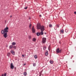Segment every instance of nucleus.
<instances>
[{
    "label": "nucleus",
    "mask_w": 76,
    "mask_h": 76,
    "mask_svg": "<svg viewBox=\"0 0 76 76\" xmlns=\"http://www.w3.org/2000/svg\"><path fill=\"white\" fill-rule=\"evenodd\" d=\"M37 29H40V31H44L45 30L44 26H41L39 24H38L37 25Z\"/></svg>",
    "instance_id": "f257e3e1"
},
{
    "label": "nucleus",
    "mask_w": 76,
    "mask_h": 76,
    "mask_svg": "<svg viewBox=\"0 0 76 76\" xmlns=\"http://www.w3.org/2000/svg\"><path fill=\"white\" fill-rule=\"evenodd\" d=\"M9 29V27H6L4 29V30H2L1 31V33L2 34H4L5 32L7 33L8 32V30Z\"/></svg>",
    "instance_id": "f03ea898"
},
{
    "label": "nucleus",
    "mask_w": 76,
    "mask_h": 76,
    "mask_svg": "<svg viewBox=\"0 0 76 76\" xmlns=\"http://www.w3.org/2000/svg\"><path fill=\"white\" fill-rule=\"evenodd\" d=\"M47 39V38H45V37H43L42 38V42L44 44L45 42H46V40Z\"/></svg>",
    "instance_id": "7ed1b4c3"
},
{
    "label": "nucleus",
    "mask_w": 76,
    "mask_h": 76,
    "mask_svg": "<svg viewBox=\"0 0 76 76\" xmlns=\"http://www.w3.org/2000/svg\"><path fill=\"white\" fill-rule=\"evenodd\" d=\"M10 66V69H13V68H14V67L13 64V63H11Z\"/></svg>",
    "instance_id": "20e7f679"
},
{
    "label": "nucleus",
    "mask_w": 76,
    "mask_h": 76,
    "mask_svg": "<svg viewBox=\"0 0 76 76\" xmlns=\"http://www.w3.org/2000/svg\"><path fill=\"white\" fill-rule=\"evenodd\" d=\"M32 32L33 33H35V29L34 28V26H33L32 28Z\"/></svg>",
    "instance_id": "39448f33"
},
{
    "label": "nucleus",
    "mask_w": 76,
    "mask_h": 76,
    "mask_svg": "<svg viewBox=\"0 0 76 76\" xmlns=\"http://www.w3.org/2000/svg\"><path fill=\"white\" fill-rule=\"evenodd\" d=\"M56 52L57 53H59L61 52V50L59 49V48L57 49V50H56Z\"/></svg>",
    "instance_id": "423d86ee"
},
{
    "label": "nucleus",
    "mask_w": 76,
    "mask_h": 76,
    "mask_svg": "<svg viewBox=\"0 0 76 76\" xmlns=\"http://www.w3.org/2000/svg\"><path fill=\"white\" fill-rule=\"evenodd\" d=\"M7 33L5 32L4 33V37L5 38H7Z\"/></svg>",
    "instance_id": "0eeeda50"
},
{
    "label": "nucleus",
    "mask_w": 76,
    "mask_h": 76,
    "mask_svg": "<svg viewBox=\"0 0 76 76\" xmlns=\"http://www.w3.org/2000/svg\"><path fill=\"white\" fill-rule=\"evenodd\" d=\"M10 52H11L12 54L13 55H15V52L13 50H11Z\"/></svg>",
    "instance_id": "6e6552de"
},
{
    "label": "nucleus",
    "mask_w": 76,
    "mask_h": 76,
    "mask_svg": "<svg viewBox=\"0 0 76 76\" xmlns=\"http://www.w3.org/2000/svg\"><path fill=\"white\" fill-rule=\"evenodd\" d=\"M40 35H44V32H43V31H41L40 32Z\"/></svg>",
    "instance_id": "1a4fd4ad"
},
{
    "label": "nucleus",
    "mask_w": 76,
    "mask_h": 76,
    "mask_svg": "<svg viewBox=\"0 0 76 76\" xmlns=\"http://www.w3.org/2000/svg\"><path fill=\"white\" fill-rule=\"evenodd\" d=\"M48 51H47L46 53H45V55L46 56H48Z\"/></svg>",
    "instance_id": "9d476101"
},
{
    "label": "nucleus",
    "mask_w": 76,
    "mask_h": 76,
    "mask_svg": "<svg viewBox=\"0 0 76 76\" xmlns=\"http://www.w3.org/2000/svg\"><path fill=\"white\" fill-rule=\"evenodd\" d=\"M12 45H16V43L15 42H13L12 43Z\"/></svg>",
    "instance_id": "9b49d317"
},
{
    "label": "nucleus",
    "mask_w": 76,
    "mask_h": 76,
    "mask_svg": "<svg viewBox=\"0 0 76 76\" xmlns=\"http://www.w3.org/2000/svg\"><path fill=\"white\" fill-rule=\"evenodd\" d=\"M32 26V24H30L29 25V29H31V27Z\"/></svg>",
    "instance_id": "f8f14e48"
},
{
    "label": "nucleus",
    "mask_w": 76,
    "mask_h": 76,
    "mask_svg": "<svg viewBox=\"0 0 76 76\" xmlns=\"http://www.w3.org/2000/svg\"><path fill=\"white\" fill-rule=\"evenodd\" d=\"M32 41H33L34 42H35L36 41V39L35 38H33Z\"/></svg>",
    "instance_id": "ddd939ff"
},
{
    "label": "nucleus",
    "mask_w": 76,
    "mask_h": 76,
    "mask_svg": "<svg viewBox=\"0 0 76 76\" xmlns=\"http://www.w3.org/2000/svg\"><path fill=\"white\" fill-rule=\"evenodd\" d=\"M13 48V46H12V45H11L9 46V49H11Z\"/></svg>",
    "instance_id": "4468645a"
},
{
    "label": "nucleus",
    "mask_w": 76,
    "mask_h": 76,
    "mask_svg": "<svg viewBox=\"0 0 76 76\" xmlns=\"http://www.w3.org/2000/svg\"><path fill=\"white\" fill-rule=\"evenodd\" d=\"M10 53H7V56H8V57H9L10 56Z\"/></svg>",
    "instance_id": "2eb2a0df"
},
{
    "label": "nucleus",
    "mask_w": 76,
    "mask_h": 76,
    "mask_svg": "<svg viewBox=\"0 0 76 76\" xmlns=\"http://www.w3.org/2000/svg\"><path fill=\"white\" fill-rule=\"evenodd\" d=\"M37 36H39V35H41L40 34V32H38L37 33Z\"/></svg>",
    "instance_id": "dca6fc26"
},
{
    "label": "nucleus",
    "mask_w": 76,
    "mask_h": 76,
    "mask_svg": "<svg viewBox=\"0 0 76 76\" xmlns=\"http://www.w3.org/2000/svg\"><path fill=\"white\" fill-rule=\"evenodd\" d=\"M49 27L50 28H52V27H53V26L51 24H50L49 25Z\"/></svg>",
    "instance_id": "f3484780"
},
{
    "label": "nucleus",
    "mask_w": 76,
    "mask_h": 76,
    "mask_svg": "<svg viewBox=\"0 0 76 76\" xmlns=\"http://www.w3.org/2000/svg\"><path fill=\"white\" fill-rule=\"evenodd\" d=\"M27 74V73H26V72H25L24 73V76H26V75Z\"/></svg>",
    "instance_id": "a211bd4d"
},
{
    "label": "nucleus",
    "mask_w": 76,
    "mask_h": 76,
    "mask_svg": "<svg viewBox=\"0 0 76 76\" xmlns=\"http://www.w3.org/2000/svg\"><path fill=\"white\" fill-rule=\"evenodd\" d=\"M34 57L35 58H36V59L37 58V55H35L34 56Z\"/></svg>",
    "instance_id": "6ab92c4d"
},
{
    "label": "nucleus",
    "mask_w": 76,
    "mask_h": 76,
    "mask_svg": "<svg viewBox=\"0 0 76 76\" xmlns=\"http://www.w3.org/2000/svg\"><path fill=\"white\" fill-rule=\"evenodd\" d=\"M33 66H34V67L36 66V63H34L33 64Z\"/></svg>",
    "instance_id": "aec40b11"
},
{
    "label": "nucleus",
    "mask_w": 76,
    "mask_h": 76,
    "mask_svg": "<svg viewBox=\"0 0 76 76\" xmlns=\"http://www.w3.org/2000/svg\"><path fill=\"white\" fill-rule=\"evenodd\" d=\"M43 49L44 50H46V47H43Z\"/></svg>",
    "instance_id": "412c9836"
},
{
    "label": "nucleus",
    "mask_w": 76,
    "mask_h": 76,
    "mask_svg": "<svg viewBox=\"0 0 76 76\" xmlns=\"http://www.w3.org/2000/svg\"><path fill=\"white\" fill-rule=\"evenodd\" d=\"M50 63H51V64H53V61H50Z\"/></svg>",
    "instance_id": "4be33fe9"
},
{
    "label": "nucleus",
    "mask_w": 76,
    "mask_h": 76,
    "mask_svg": "<svg viewBox=\"0 0 76 76\" xmlns=\"http://www.w3.org/2000/svg\"><path fill=\"white\" fill-rule=\"evenodd\" d=\"M13 48H14L15 50H16V46H14L13 47Z\"/></svg>",
    "instance_id": "5701e85b"
},
{
    "label": "nucleus",
    "mask_w": 76,
    "mask_h": 76,
    "mask_svg": "<svg viewBox=\"0 0 76 76\" xmlns=\"http://www.w3.org/2000/svg\"><path fill=\"white\" fill-rule=\"evenodd\" d=\"M60 32H61L62 33H63V32H64L63 30H61Z\"/></svg>",
    "instance_id": "b1692460"
},
{
    "label": "nucleus",
    "mask_w": 76,
    "mask_h": 76,
    "mask_svg": "<svg viewBox=\"0 0 76 76\" xmlns=\"http://www.w3.org/2000/svg\"><path fill=\"white\" fill-rule=\"evenodd\" d=\"M48 49L49 50H50V45L49 46L48 48Z\"/></svg>",
    "instance_id": "393cba45"
},
{
    "label": "nucleus",
    "mask_w": 76,
    "mask_h": 76,
    "mask_svg": "<svg viewBox=\"0 0 76 76\" xmlns=\"http://www.w3.org/2000/svg\"><path fill=\"white\" fill-rule=\"evenodd\" d=\"M43 71V70H42L41 71V72H40V74L42 75V72Z\"/></svg>",
    "instance_id": "a878e982"
},
{
    "label": "nucleus",
    "mask_w": 76,
    "mask_h": 76,
    "mask_svg": "<svg viewBox=\"0 0 76 76\" xmlns=\"http://www.w3.org/2000/svg\"><path fill=\"white\" fill-rule=\"evenodd\" d=\"M28 38L29 39H31V36H28Z\"/></svg>",
    "instance_id": "bb28decb"
},
{
    "label": "nucleus",
    "mask_w": 76,
    "mask_h": 76,
    "mask_svg": "<svg viewBox=\"0 0 76 76\" xmlns=\"http://www.w3.org/2000/svg\"><path fill=\"white\" fill-rule=\"evenodd\" d=\"M27 8H28V7H26L24 8V9L26 10V9H27Z\"/></svg>",
    "instance_id": "cd10ccee"
},
{
    "label": "nucleus",
    "mask_w": 76,
    "mask_h": 76,
    "mask_svg": "<svg viewBox=\"0 0 76 76\" xmlns=\"http://www.w3.org/2000/svg\"><path fill=\"white\" fill-rule=\"evenodd\" d=\"M57 28H59V25H57Z\"/></svg>",
    "instance_id": "c85d7f7f"
},
{
    "label": "nucleus",
    "mask_w": 76,
    "mask_h": 76,
    "mask_svg": "<svg viewBox=\"0 0 76 76\" xmlns=\"http://www.w3.org/2000/svg\"><path fill=\"white\" fill-rule=\"evenodd\" d=\"M22 56L23 57H25V56L23 55H22Z\"/></svg>",
    "instance_id": "c756f323"
},
{
    "label": "nucleus",
    "mask_w": 76,
    "mask_h": 76,
    "mask_svg": "<svg viewBox=\"0 0 76 76\" xmlns=\"http://www.w3.org/2000/svg\"><path fill=\"white\" fill-rule=\"evenodd\" d=\"M14 68H15V71H16V67H15Z\"/></svg>",
    "instance_id": "7c9ffc66"
},
{
    "label": "nucleus",
    "mask_w": 76,
    "mask_h": 76,
    "mask_svg": "<svg viewBox=\"0 0 76 76\" xmlns=\"http://www.w3.org/2000/svg\"><path fill=\"white\" fill-rule=\"evenodd\" d=\"M4 76H6V73H5Z\"/></svg>",
    "instance_id": "2f4dec72"
},
{
    "label": "nucleus",
    "mask_w": 76,
    "mask_h": 76,
    "mask_svg": "<svg viewBox=\"0 0 76 76\" xmlns=\"http://www.w3.org/2000/svg\"><path fill=\"white\" fill-rule=\"evenodd\" d=\"M39 16H40V17H42V15H39Z\"/></svg>",
    "instance_id": "473e14b6"
},
{
    "label": "nucleus",
    "mask_w": 76,
    "mask_h": 76,
    "mask_svg": "<svg viewBox=\"0 0 76 76\" xmlns=\"http://www.w3.org/2000/svg\"><path fill=\"white\" fill-rule=\"evenodd\" d=\"M74 14H76V12H74Z\"/></svg>",
    "instance_id": "72a5a7b5"
},
{
    "label": "nucleus",
    "mask_w": 76,
    "mask_h": 76,
    "mask_svg": "<svg viewBox=\"0 0 76 76\" xmlns=\"http://www.w3.org/2000/svg\"><path fill=\"white\" fill-rule=\"evenodd\" d=\"M59 44H61V42L59 41Z\"/></svg>",
    "instance_id": "f704fd0d"
},
{
    "label": "nucleus",
    "mask_w": 76,
    "mask_h": 76,
    "mask_svg": "<svg viewBox=\"0 0 76 76\" xmlns=\"http://www.w3.org/2000/svg\"><path fill=\"white\" fill-rule=\"evenodd\" d=\"M41 76V74H39V76Z\"/></svg>",
    "instance_id": "c9c22d12"
},
{
    "label": "nucleus",
    "mask_w": 76,
    "mask_h": 76,
    "mask_svg": "<svg viewBox=\"0 0 76 76\" xmlns=\"http://www.w3.org/2000/svg\"><path fill=\"white\" fill-rule=\"evenodd\" d=\"M12 16L11 15L10 16V18H12Z\"/></svg>",
    "instance_id": "e433bc0d"
},
{
    "label": "nucleus",
    "mask_w": 76,
    "mask_h": 76,
    "mask_svg": "<svg viewBox=\"0 0 76 76\" xmlns=\"http://www.w3.org/2000/svg\"><path fill=\"white\" fill-rule=\"evenodd\" d=\"M4 76V75L3 74L1 76Z\"/></svg>",
    "instance_id": "4c0bfd02"
},
{
    "label": "nucleus",
    "mask_w": 76,
    "mask_h": 76,
    "mask_svg": "<svg viewBox=\"0 0 76 76\" xmlns=\"http://www.w3.org/2000/svg\"><path fill=\"white\" fill-rule=\"evenodd\" d=\"M73 63H74L75 62V61H73Z\"/></svg>",
    "instance_id": "58836bf2"
},
{
    "label": "nucleus",
    "mask_w": 76,
    "mask_h": 76,
    "mask_svg": "<svg viewBox=\"0 0 76 76\" xmlns=\"http://www.w3.org/2000/svg\"><path fill=\"white\" fill-rule=\"evenodd\" d=\"M55 30H56V29H57V28H56H56H55Z\"/></svg>",
    "instance_id": "ea45409f"
},
{
    "label": "nucleus",
    "mask_w": 76,
    "mask_h": 76,
    "mask_svg": "<svg viewBox=\"0 0 76 76\" xmlns=\"http://www.w3.org/2000/svg\"><path fill=\"white\" fill-rule=\"evenodd\" d=\"M45 34H47V33L45 32Z\"/></svg>",
    "instance_id": "a19ab883"
},
{
    "label": "nucleus",
    "mask_w": 76,
    "mask_h": 76,
    "mask_svg": "<svg viewBox=\"0 0 76 76\" xmlns=\"http://www.w3.org/2000/svg\"><path fill=\"white\" fill-rule=\"evenodd\" d=\"M24 65H26V64H25Z\"/></svg>",
    "instance_id": "79ce46f5"
},
{
    "label": "nucleus",
    "mask_w": 76,
    "mask_h": 76,
    "mask_svg": "<svg viewBox=\"0 0 76 76\" xmlns=\"http://www.w3.org/2000/svg\"><path fill=\"white\" fill-rule=\"evenodd\" d=\"M29 19H30V18H29Z\"/></svg>",
    "instance_id": "37998d69"
}]
</instances>
